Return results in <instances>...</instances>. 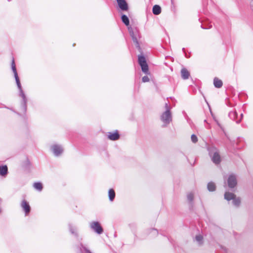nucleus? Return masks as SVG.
<instances>
[{"label":"nucleus","mask_w":253,"mask_h":253,"mask_svg":"<svg viewBox=\"0 0 253 253\" xmlns=\"http://www.w3.org/2000/svg\"><path fill=\"white\" fill-rule=\"evenodd\" d=\"M7 173V167L6 166H2L0 167V175L5 176Z\"/></svg>","instance_id":"16"},{"label":"nucleus","mask_w":253,"mask_h":253,"mask_svg":"<svg viewBox=\"0 0 253 253\" xmlns=\"http://www.w3.org/2000/svg\"><path fill=\"white\" fill-rule=\"evenodd\" d=\"M213 84L215 87L220 88L222 86L223 83L221 80L217 78H215L213 80Z\"/></svg>","instance_id":"13"},{"label":"nucleus","mask_w":253,"mask_h":253,"mask_svg":"<svg viewBox=\"0 0 253 253\" xmlns=\"http://www.w3.org/2000/svg\"><path fill=\"white\" fill-rule=\"evenodd\" d=\"M187 198L188 200H190V194H187Z\"/></svg>","instance_id":"28"},{"label":"nucleus","mask_w":253,"mask_h":253,"mask_svg":"<svg viewBox=\"0 0 253 253\" xmlns=\"http://www.w3.org/2000/svg\"><path fill=\"white\" fill-rule=\"evenodd\" d=\"M181 75L182 79L185 80L189 78V72L185 68H183L181 70Z\"/></svg>","instance_id":"14"},{"label":"nucleus","mask_w":253,"mask_h":253,"mask_svg":"<svg viewBox=\"0 0 253 253\" xmlns=\"http://www.w3.org/2000/svg\"><path fill=\"white\" fill-rule=\"evenodd\" d=\"M69 229L70 231L71 232L72 234H74L75 235H77V233L76 232V229L75 227L73 226L71 224L69 225Z\"/></svg>","instance_id":"22"},{"label":"nucleus","mask_w":253,"mask_h":253,"mask_svg":"<svg viewBox=\"0 0 253 253\" xmlns=\"http://www.w3.org/2000/svg\"><path fill=\"white\" fill-rule=\"evenodd\" d=\"M119 8L123 11H127L128 9V5L125 0H116Z\"/></svg>","instance_id":"9"},{"label":"nucleus","mask_w":253,"mask_h":253,"mask_svg":"<svg viewBox=\"0 0 253 253\" xmlns=\"http://www.w3.org/2000/svg\"><path fill=\"white\" fill-rule=\"evenodd\" d=\"M235 197L236 195L233 193L226 192L224 194V198L227 201L233 200Z\"/></svg>","instance_id":"12"},{"label":"nucleus","mask_w":253,"mask_h":253,"mask_svg":"<svg viewBox=\"0 0 253 253\" xmlns=\"http://www.w3.org/2000/svg\"><path fill=\"white\" fill-rule=\"evenodd\" d=\"M215 185L213 182H210L208 184V188L210 191H213L215 190Z\"/></svg>","instance_id":"21"},{"label":"nucleus","mask_w":253,"mask_h":253,"mask_svg":"<svg viewBox=\"0 0 253 253\" xmlns=\"http://www.w3.org/2000/svg\"><path fill=\"white\" fill-rule=\"evenodd\" d=\"M108 138L111 140H117L119 139L120 135L117 131L114 132H109Z\"/></svg>","instance_id":"10"},{"label":"nucleus","mask_w":253,"mask_h":253,"mask_svg":"<svg viewBox=\"0 0 253 253\" xmlns=\"http://www.w3.org/2000/svg\"><path fill=\"white\" fill-rule=\"evenodd\" d=\"M138 63L141 66L143 73L147 74L148 72V66L146 63L145 58L143 56H138Z\"/></svg>","instance_id":"3"},{"label":"nucleus","mask_w":253,"mask_h":253,"mask_svg":"<svg viewBox=\"0 0 253 253\" xmlns=\"http://www.w3.org/2000/svg\"><path fill=\"white\" fill-rule=\"evenodd\" d=\"M212 160L215 164H218L220 163L221 159L219 154L217 152L214 153L212 156Z\"/></svg>","instance_id":"11"},{"label":"nucleus","mask_w":253,"mask_h":253,"mask_svg":"<svg viewBox=\"0 0 253 253\" xmlns=\"http://www.w3.org/2000/svg\"><path fill=\"white\" fill-rule=\"evenodd\" d=\"M11 68H12V71L14 75V77L15 79L18 88L19 90V93H20L19 95L23 99V103H22L23 104L24 107L25 108L26 105V102H27V99H26V95L24 94V91H23L22 88L21 84L20 82V80L18 77V74H17V72L16 71V66H15L14 59H13L12 61Z\"/></svg>","instance_id":"1"},{"label":"nucleus","mask_w":253,"mask_h":253,"mask_svg":"<svg viewBox=\"0 0 253 253\" xmlns=\"http://www.w3.org/2000/svg\"><path fill=\"white\" fill-rule=\"evenodd\" d=\"M165 108L166 111L162 114L161 119L165 126H166L171 122L172 116L170 111V107L167 103L165 104Z\"/></svg>","instance_id":"2"},{"label":"nucleus","mask_w":253,"mask_h":253,"mask_svg":"<svg viewBox=\"0 0 253 253\" xmlns=\"http://www.w3.org/2000/svg\"><path fill=\"white\" fill-rule=\"evenodd\" d=\"M251 7H252V9L253 10V1H252V3L251 4Z\"/></svg>","instance_id":"29"},{"label":"nucleus","mask_w":253,"mask_h":253,"mask_svg":"<svg viewBox=\"0 0 253 253\" xmlns=\"http://www.w3.org/2000/svg\"><path fill=\"white\" fill-rule=\"evenodd\" d=\"M153 231L154 232L155 234H158V232L156 230L153 229Z\"/></svg>","instance_id":"27"},{"label":"nucleus","mask_w":253,"mask_h":253,"mask_svg":"<svg viewBox=\"0 0 253 253\" xmlns=\"http://www.w3.org/2000/svg\"><path fill=\"white\" fill-rule=\"evenodd\" d=\"M196 240L200 244H201L202 243V241L203 240V237L202 236H201V235H198L197 236H196Z\"/></svg>","instance_id":"24"},{"label":"nucleus","mask_w":253,"mask_h":253,"mask_svg":"<svg viewBox=\"0 0 253 253\" xmlns=\"http://www.w3.org/2000/svg\"><path fill=\"white\" fill-rule=\"evenodd\" d=\"M33 187H34L35 189L39 191H42L43 188L42 184L40 182L34 183L33 184Z\"/></svg>","instance_id":"18"},{"label":"nucleus","mask_w":253,"mask_h":253,"mask_svg":"<svg viewBox=\"0 0 253 253\" xmlns=\"http://www.w3.org/2000/svg\"><path fill=\"white\" fill-rule=\"evenodd\" d=\"M21 207L24 211L25 215H28L31 211V207L28 202L26 200H23L21 203Z\"/></svg>","instance_id":"8"},{"label":"nucleus","mask_w":253,"mask_h":253,"mask_svg":"<svg viewBox=\"0 0 253 253\" xmlns=\"http://www.w3.org/2000/svg\"><path fill=\"white\" fill-rule=\"evenodd\" d=\"M191 139L193 143H196L198 141V138L195 134L191 136Z\"/></svg>","instance_id":"25"},{"label":"nucleus","mask_w":253,"mask_h":253,"mask_svg":"<svg viewBox=\"0 0 253 253\" xmlns=\"http://www.w3.org/2000/svg\"><path fill=\"white\" fill-rule=\"evenodd\" d=\"M109 200L111 201H113L115 197V193L113 189H110L108 192Z\"/></svg>","instance_id":"17"},{"label":"nucleus","mask_w":253,"mask_h":253,"mask_svg":"<svg viewBox=\"0 0 253 253\" xmlns=\"http://www.w3.org/2000/svg\"><path fill=\"white\" fill-rule=\"evenodd\" d=\"M123 22L126 25L128 26L129 24V21L128 17L126 15H123L121 17Z\"/></svg>","instance_id":"20"},{"label":"nucleus","mask_w":253,"mask_h":253,"mask_svg":"<svg viewBox=\"0 0 253 253\" xmlns=\"http://www.w3.org/2000/svg\"><path fill=\"white\" fill-rule=\"evenodd\" d=\"M51 148L54 154L56 156L60 155L63 151L62 147L59 145H53Z\"/></svg>","instance_id":"7"},{"label":"nucleus","mask_w":253,"mask_h":253,"mask_svg":"<svg viewBox=\"0 0 253 253\" xmlns=\"http://www.w3.org/2000/svg\"><path fill=\"white\" fill-rule=\"evenodd\" d=\"M183 52H185L184 48H183Z\"/></svg>","instance_id":"30"},{"label":"nucleus","mask_w":253,"mask_h":253,"mask_svg":"<svg viewBox=\"0 0 253 253\" xmlns=\"http://www.w3.org/2000/svg\"><path fill=\"white\" fill-rule=\"evenodd\" d=\"M128 31L131 37L133 42L135 43L137 47H139V43L137 40L138 32L136 29L134 31L132 28L128 27Z\"/></svg>","instance_id":"5"},{"label":"nucleus","mask_w":253,"mask_h":253,"mask_svg":"<svg viewBox=\"0 0 253 253\" xmlns=\"http://www.w3.org/2000/svg\"><path fill=\"white\" fill-rule=\"evenodd\" d=\"M227 183L229 187L231 188H234L237 184L236 176L233 174L229 175L227 179Z\"/></svg>","instance_id":"6"},{"label":"nucleus","mask_w":253,"mask_h":253,"mask_svg":"<svg viewBox=\"0 0 253 253\" xmlns=\"http://www.w3.org/2000/svg\"><path fill=\"white\" fill-rule=\"evenodd\" d=\"M80 249L81 253H91V252L89 250H88L83 244H81Z\"/></svg>","instance_id":"19"},{"label":"nucleus","mask_w":253,"mask_h":253,"mask_svg":"<svg viewBox=\"0 0 253 253\" xmlns=\"http://www.w3.org/2000/svg\"><path fill=\"white\" fill-rule=\"evenodd\" d=\"M233 203L234 205L236 206H238L241 203V201H240V199L239 198H236L235 197L234 198V199H233Z\"/></svg>","instance_id":"23"},{"label":"nucleus","mask_w":253,"mask_h":253,"mask_svg":"<svg viewBox=\"0 0 253 253\" xmlns=\"http://www.w3.org/2000/svg\"><path fill=\"white\" fill-rule=\"evenodd\" d=\"M152 11L154 14L155 15H159L161 12V8L158 5H155L153 7Z\"/></svg>","instance_id":"15"},{"label":"nucleus","mask_w":253,"mask_h":253,"mask_svg":"<svg viewBox=\"0 0 253 253\" xmlns=\"http://www.w3.org/2000/svg\"><path fill=\"white\" fill-rule=\"evenodd\" d=\"M90 227L91 229L98 234H101L103 233V229L100 223L97 221H92L90 222Z\"/></svg>","instance_id":"4"},{"label":"nucleus","mask_w":253,"mask_h":253,"mask_svg":"<svg viewBox=\"0 0 253 253\" xmlns=\"http://www.w3.org/2000/svg\"><path fill=\"white\" fill-rule=\"evenodd\" d=\"M142 82L144 83L148 82L149 81V78L148 76H144L142 79Z\"/></svg>","instance_id":"26"}]
</instances>
